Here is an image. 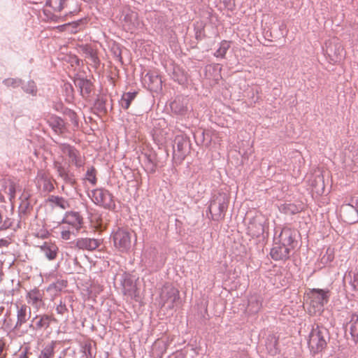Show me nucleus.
<instances>
[{
	"mask_svg": "<svg viewBox=\"0 0 358 358\" xmlns=\"http://www.w3.org/2000/svg\"><path fill=\"white\" fill-rule=\"evenodd\" d=\"M329 330L323 327L316 324L313 326L308 336V345L312 354L321 352L326 348L329 341Z\"/></svg>",
	"mask_w": 358,
	"mask_h": 358,
	"instance_id": "obj_1",
	"label": "nucleus"
},
{
	"mask_svg": "<svg viewBox=\"0 0 358 358\" xmlns=\"http://www.w3.org/2000/svg\"><path fill=\"white\" fill-rule=\"evenodd\" d=\"M228 203L229 198L225 193L220 192L217 194H215L209 202L206 213L210 215V219L213 220H221L225 216Z\"/></svg>",
	"mask_w": 358,
	"mask_h": 358,
	"instance_id": "obj_2",
	"label": "nucleus"
},
{
	"mask_svg": "<svg viewBox=\"0 0 358 358\" xmlns=\"http://www.w3.org/2000/svg\"><path fill=\"white\" fill-rule=\"evenodd\" d=\"M92 201L96 206L109 210H115L116 205L114 196L108 189L96 188L88 193Z\"/></svg>",
	"mask_w": 358,
	"mask_h": 358,
	"instance_id": "obj_3",
	"label": "nucleus"
},
{
	"mask_svg": "<svg viewBox=\"0 0 358 358\" xmlns=\"http://www.w3.org/2000/svg\"><path fill=\"white\" fill-rule=\"evenodd\" d=\"M110 239L121 252H128L131 247V232L127 229L118 227L111 233Z\"/></svg>",
	"mask_w": 358,
	"mask_h": 358,
	"instance_id": "obj_4",
	"label": "nucleus"
},
{
	"mask_svg": "<svg viewBox=\"0 0 358 358\" xmlns=\"http://www.w3.org/2000/svg\"><path fill=\"white\" fill-rule=\"evenodd\" d=\"M268 228V220L262 216L252 217L248 226V234L252 238H262L265 240L268 236L266 230Z\"/></svg>",
	"mask_w": 358,
	"mask_h": 358,
	"instance_id": "obj_5",
	"label": "nucleus"
},
{
	"mask_svg": "<svg viewBox=\"0 0 358 358\" xmlns=\"http://www.w3.org/2000/svg\"><path fill=\"white\" fill-rule=\"evenodd\" d=\"M329 291L322 289H312L307 294L308 300L310 306L313 308L314 312H321L324 310V306L329 301Z\"/></svg>",
	"mask_w": 358,
	"mask_h": 358,
	"instance_id": "obj_6",
	"label": "nucleus"
},
{
	"mask_svg": "<svg viewBox=\"0 0 358 358\" xmlns=\"http://www.w3.org/2000/svg\"><path fill=\"white\" fill-rule=\"evenodd\" d=\"M340 217L347 224L358 222V198L352 199L348 203H343L340 208Z\"/></svg>",
	"mask_w": 358,
	"mask_h": 358,
	"instance_id": "obj_7",
	"label": "nucleus"
},
{
	"mask_svg": "<svg viewBox=\"0 0 358 358\" xmlns=\"http://www.w3.org/2000/svg\"><path fill=\"white\" fill-rule=\"evenodd\" d=\"M180 299V294L178 289L171 285L163 286L160 293V303L162 307L173 309L175 303Z\"/></svg>",
	"mask_w": 358,
	"mask_h": 358,
	"instance_id": "obj_8",
	"label": "nucleus"
},
{
	"mask_svg": "<svg viewBox=\"0 0 358 358\" xmlns=\"http://www.w3.org/2000/svg\"><path fill=\"white\" fill-rule=\"evenodd\" d=\"M296 236L297 231L295 229L288 227H284L282 228L280 234L278 237H275L274 240L282 244L284 246L294 250L298 244Z\"/></svg>",
	"mask_w": 358,
	"mask_h": 358,
	"instance_id": "obj_9",
	"label": "nucleus"
},
{
	"mask_svg": "<svg viewBox=\"0 0 358 358\" xmlns=\"http://www.w3.org/2000/svg\"><path fill=\"white\" fill-rule=\"evenodd\" d=\"M170 107L172 113L180 117H185L192 110V108L189 106L188 98L183 96H177L171 102Z\"/></svg>",
	"mask_w": 358,
	"mask_h": 358,
	"instance_id": "obj_10",
	"label": "nucleus"
},
{
	"mask_svg": "<svg viewBox=\"0 0 358 358\" xmlns=\"http://www.w3.org/2000/svg\"><path fill=\"white\" fill-rule=\"evenodd\" d=\"M293 250L274 240V245L271 249L270 256L274 261L285 262L290 258Z\"/></svg>",
	"mask_w": 358,
	"mask_h": 358,
	"instance_id": "obj_11",
	"label": "nucleus"
},
{
	"mask_svg": "<svg viewBox=\"0 0 358 358\" xmlns=\"http://www.w3.org/2000/svg\"><path fill=\"white\" fill-rule=\"evenodd\" d=\"M326 54L333 62H340L345 58V52L340 43L330 42L326 43Z\"/></svg>",
	"mask_w": 358,
	"mask_h": 358,
	"instance_id": "obj_12",
	"label": "nucleus"
},
{
	"mask_svg": "<svg viewBox=\"0 0 358 358\" xmlns=\"http://www.w3.org/2000/svg\"><path fill=\"white\" fill-rule=\"evenodd\" d=\"M53 165L58 176L62 179L64 182L73 186L76 183L75 175L70 171L69 166H66L60 162H55Z\"/></svg>",
	"mask_w": 358,
	"mask_h": 358,
	"instance_id": "obj_13",
	"label": "nucleus"
},
{
	"mask_svg": "<svg viewBox=\"0 0 358 358\" xmlns=\"http://www.w3.org/2000/svg\"><path fill=\"white\" fill-rule=\"evenodd\" d=\"M62 223L69 225L72 229L78 232L82 227L83 218L78 212L66 211L62 220Z\"/></svg>",
	"mask_w": 358,
	"mask_h": 358,
	"instance_id": "obj_14",
	"label": "nucleus"
},
{
	"mask_svg": "<svg viewBox=\"0 0 358 358\" xmlns=\"http://www.w3.org/2000/svg\"><path fill=\"white\" fill-rule=\"evenodd\" d=\"M100 245L98 239L94 238H79L71 243V248L82 250L92 251Z\"/></svg>",
	"mask_w": 358,
	"mask_h": 358,
	"instance_id": "obj_15",
	"label": "nucleus"
},
{
	"mask_svg": "<svg viewBox=\"0 0 358 358\" xmlns=\"http://www.w3.org/2000/svg\"><path fill=\"white\" fill-rule=\"evenodd\" d=\"M16 307L17 321L14 326V329H19L30 318L31 308L26 305H16Z\"/></svg>",
	"mask_w": 358,
	"mask_h": 358,
	"instance_id": "obj_16",
	"label": "nucleus"
},
{
	"mask_svg": "<svg viewBox=\"0 0 358 358\" xmlns=\"http://www.w3.org/2000/svg\"><path fill=\"white\" fill-rule=\"evenodd\" d=\"M26 299L29 304H31L37 309H39L43 305V294L37 288H34L28 292Z\"/></svg>",
	"mask_w": 358,
	"mask_h": 358,
	"instance_id": "obj_17",
	"label": "nucleus"
},
{
	"mask_svg": "<svg viewBox=\"0 0 358 358\" xmlns=\"http://www.w3.org/2000/svg\"><path fill=\"white\" fill-rule=\"evenodd\" d=\"M263 298L259 294L250 295L248 298V303L246 311L249 314H257L262 307Z\"/></svg>",
	"mask_w": 358,
	"mask_h": 358,
	"instance_id": "obj_18",
	"label": "nucleus"
},
{
	"mask_svg": "<svg viewBox=\"0 0 358 358\" xmlns=\"http://www.w3.org/2000/svg\"><path fill=\"white\" fill-rule=\"evenodd\" d=\"M175 146L177 148L178 152L180 153L179 156L183 158L189 148L188 138L182 134L177 135L174 139L173 148H175Z\"/></svg>",
	"mask_w": 358,
	"mask_h": 358,
	"instance_id": "obj_19",
	"label": "nucleus"
},
{
	"mask_svg": "<svg viewBox=\"0 0 358 358\" xmlns=\"http://www.w3.org/2000/svg\"><path fill=\"white\" fill-rule=\"evenodd\" d=\"M48 124L57 134H62L66 130L64 121L59 116L50 115L48 119Z\"/></svg>",
	"mask_w": 358,
	"mask_h": 358,
	"instance_id": "obj_20",
	"label": "nucleus"
},
{
	"mask_svg": "<svg viewBox=\"0 0 358 358\" xmlns=\"http://www.w3.org/2000/svg\"><path fill=\"white\" fill-rule=\"evenodd\" d=\"M36 322H35V329L37 331H41L42 329H47L52 321H55V318L52 315H39L34 317Z\"/></svg>",
	"mask_w": 358,
	"mask_h": 358,
	"instance_id": "obj_21",
	"label": "nucleus"
},
{
	"mask_svg": "<svg viewBox=\"0 0 358 358\" xmlns=\"http://www.w3.org/2000/svg\"><path fill=\"white\" fill-rule=\"evenodd\" d=\"M46 202L50 204L52 208L59 207L63 210L70 207L69 202L62 196L56 195H50L46 199Z\"/></svg>",
	"mask_w": 358,
	"mask_h": 358,
	"instance_id": "obj_22",
	"label": "nucleus"
},
{
	"mask_svg": "<svg viewBox=\"0 0 358 358\" xmlns=\"http://www.w3.org/2000/svg\"><path fill=\"white\" fill-rule=\"evenodd\" d=\"M57 341H52L43 346L37 358H55Z\"/></svg>",
	"mask_w": 358,
	"mask_h": 358,
	"instance_id": "obj_23",
	"label": "nucleus"
},
{
	"mask_svg": "<svg viewBox=\"0 0 358 358\" xmlns=\"http://www.w3.org/2000/svg\"><path fill=\"white\" fill-rule=\"evenodd\" d=\"M74 83L79 88L83 96H88L91 92V82L85 78L78 77L75 79Z\"/></svg>",
	"mask_w": 358,
	"mask_h": 358,
	"instance_id": "obj_24",
	"label": "nucleus"
},
{
	"mask_svg": "<svg viewBox=\"0 0 358 358\" xmlns=\"http://www.w3.org/2000/svg\"><path fill=\"white\" fill-rule=\"evenodd\" d=\"M144 169L148 173H155L157 169V159L154 153L144 154Z\"/></svg>",
	"mask_w": 358,
	"mask_h": 358,
	"instance_id": "obj_25",
	"label": "nucleus"
},
{
	"mask_svg": "<svg viewBox=\"0 0 358 358\" xmlns=\"http://www.w3.org/2000/svg\"><path fill=\"white\" fill-rule=\"evenodd\" d=\"M58 250V247L53 243H45L41 246V251L48 260L55 259L57 257Z\"/></svg>",
	"mask_w": 358,
	"mask_h": 358,
	"instance_id": "obj_26",
	"label": "nucleus"
},
{
	"mask_svg": "<svg viewBox=\"0 0 358 358\" xmlns=\"http://www.w3.org/2000/svg\"><path fill=\"white\" fill-rule=\"evenodd\" d=\"M148 78V87L150 91L159 92L162 89V80L159 76L147 73Z\"/></svg>",
	"mask_w": 358,
	"mask_h": 358,
	"instance_id": "obj_27",
	"label": "nucleus"
},
{
	"mask_svg": "<svg viewBox=\"0 0 358 358\" xmlns=\"http://www.w3.org/2000/svg\"><path fill=\"white\" fill-rule=\"evenodd\" d=\"M74 301L73 296L67 295L60 300L59 303L56 307V312L57 314L64 315L68 312L67 306H69L73 310V302Z\"/></svg>",
	"mask_w": 358,
	"mask_h": 358,
	"instance_id": "obj_28",
	"label": "nucleus"
},
{
	"mask_svg": "<svg viewBox=\"0 0 358 358\" xmlns=\"http://www.w3.org/2000/svg\"><path fill=\"white\" fill-rule=\"evenodd\" d=\"M122 290L125 295L133 296L136 292V286L134 280L127 276L124 277L121 281Z\"/></svg>",
	"mask_w": 358,
	"mask_h": 358,
	"instance_id": "obj_29",
	"label": "nucleus"
},
{
	"mask_svg": "<svg viewBox=\"0 0 358 358\" xmlns=\"http://www.w3.org/2000/svg\"><path fill=\"white\" fill-rule=\"evenodd\" d=\"M278 338L274 334H269L266 340V348L268 352L271 355H275L278 353Z\"/></svg>",
	"mask_w": 358,
	"mask_h": 358,
	"instance_id": "obj_30",
	"label": "nucleus"
},
{
	"mask_svg": "<svg viewBox=\"0 0 358 358\" xmlns=\"http://www.w3.org/2000/svg\"><path fill=\"white\" fill-rule=\"evenodd\" d=\"M36 180L38 184L43 185L44 191L50 192L54 189V185L43 171H38Z\"/></svg>",
	"mask_w": 358,
	"mask_h": 358,
	"instance_id": "obj_31",
	"label": "nucleus"
},
{
	"mask_svg": "<svg viewBox=\"0 0 358 358\" xmlns=\"http://www.w3.org/2000/svg\"><path fill=\"white\" fill-rule=\"evenodd\" d=\"M279 210L286 215H295L302 210V206L292 203H285L279 206Z\"/></svg>",
	"mask_w": 358,
	"mask_h": 358,
	"instance_id": "obj_32",
	"label": "nucleus"
},
{
	"mask_svg": "<svg viewBox=\"0 0 358 358\" xmlns=\"http://www.w3.org/2000/svg\"><path fill=\"white\" fill-rule=\"evenodd\" d=\"M350 333L352 340L358 342V315L356 313L351 315L350 320L348 323Z\"/></svg>",
	"mask_w": 358,
	"mask_h": 358,
	"instance_id": "obj_33",
	"label": "nucleus"
},
{
	"mask_svg": "<svg viewBox=\"0 0 358 358\" xmlns=\"http://www.w3.org/2000/svg\"><path fill=\"white\" fill-rule=\"evenodd\" d=\"M82 49L85 55V57L90 59L91 64L96 68L100 64V60L97 56L96 52L88 45L84 46Z\"/></svg>",
	"mask_w": 358,
	"mask_h": 358,
	"instance_id": "obj_34",
	"label": "nucleus"
},
{
	"mask_svg": "<svg viewBox=\"0 0 358 358\" xmlns=\"http://www.w3.org/2000/svg\"><path fill=\"white\" fill-rule=\"evenodd\" d=\"M136 92H128L124 93L119 101L120 107L124 110L128 109L131 101L136 98Z\"/></svg>",
	"mask_w": 358,
	"mask_h": 358,
	"instance_id": "obj_35",
	"label": "nucleus"
},
{
	"mask_svg": "<svg viewBox=\"0 0 358 358\" xmlns=\"http://www.w3.org/2000/svg\"><path fill=\"white\" fill-rule=\"evenodd\" d=\"M23 92L32 96H36L38 93V87L36 83L33 80H29L27 83L22 81L20 85Z\"/></svg>",
	"mask_w": 358,
	"mask_h": 358,
	"instance_id": "obj_36",
	"label": "nucleus"
},
{
	"mask_svg": "<svg viewBox=\"0 0 358 358\" xmlns=\"http://www.w3.org/2000/svg\"><path fill=\"white\" fill-rule=\"evenodd\" d=\"M108 97L106 95L99 96L94 103V108L99 113H106L108 111L106 103Z\"/></svg>",
	"mask_w": 358,
	"mask_h": 358,
	"instance_id": "obj_37",
	"label": "nucleus"
},
{
	"mask_svg": "<svg viewBox=\"0 0 358 358\" xmlns=\"http://www.w3.org/2000/svg\"><path fill=\"white\" fill-rule=\"evenodd\" d=\"M68 0H47L45 6L50 7L55 12H61L66 6Z\"/></svg>",
	"mask_w": 358,
	"mask_h": 358,
	"instance_id": "obj_38",
	"label": "nucleus"
},
{
	"mask_svg": "<svg viewBox=\"0 0 358 358\" xmlns=\"http://www.w3.org/2000/svg\"><path fill=\"white\" fill-rule=\"evenodd\" d=\"M230 48V41L223 40L219 44V48L215 52L214 56L217 58L223 59L225 57L227 52Z\"/></svg>",
	"mask_w": 358,
	"mask_h": 358,
	"instance_id": "obj_39",
	"label": "nucleus"
},
{
	"mask_svg": "<svg viewBox=\"0 0 358 358\" xmlns=\"http://www.w3.org/2000/svg\"><path fill=\"white\" fill-rule=\"evenodd\" d=\"M345 277L350 279L349 284L352 291L358 292V273L350 271Z\"/></svg>",
	"mask_w": 358,
	"mask_h": 358,
	"instance_id": "obj_40",
	"label": "nucleus"
},
{
	"mask_svg": "<svg viewBox=\"0 0 358 358\" xmlns=\"http://www.w3.org/2000/svg\"><path fill=\"white\" fill-rule=\"evenodd\" d=\"M69 157L71 159L72 164L77 168L83 166L84 162L80 155V152L76 148L69 155Z\"/></svg>",
	"mask_w": 358,
	"mask_h": 358,
	"instance_id": "obj_41",
	"label": "nucleus"
},
{
	"mask_svg": "<svg viewBox=\"0 0 358 358\" xmlns=\"http://www.w3.org/2000/svg\"><path fill=\"white\" fill-rule=\"evenodd\" d=\"M3 84L7 87L17 88L22 84V80L19 78H8L3 80Z\"/></svg>",
	"mask_w": 358,
	"mask_h": 358,
	"instance_id": "obj_42",
	"label": "nucleus"
},
{
	"mask_svg": "<svg viewBox=\"0 0 358 358\" xmlns=\"http://www.w3.org/2000/svg\"><path fill=\"white\" fill-rule=\"evenodd\" d=\"M64 114L67 118H69L74 127H78L79 122L78 115L75 111L69 108H66L64 111Z\"/></svg>",
	"mask_w": 358,
	"mask_h": 358,
	"instance_id": "obj_43",
	"label": "nucleus"
},
{
	"mask_svg": "<svg viewBox=\"0 0 358 358\" xmlns=\"http://www.w3.org/2000/svg\"><path fill=\"white\" fill-rule=\"evenodd\" d=\"M85 179L89 181L92 185H95L96 183V169L94 166H90L87 170Z\"/></svg>",
	"mask_w": 358,
	"mask_h": 358,
	"instance_id": "obj_44",
	"label": "nucleus"
},
{
	"mask_svg": "<svg viewBox=\"0 0 358 358\" xmlns=\"http://www.w3.org/2000/svg\"><path fill=\"white\" fill-rule=\"evenodd\" d=\"M157 255L155 251H152V258H149L146 260V264L150 267H152L154 269H157L162 266V265L164 264L163 262H161L158 264L157 262Z\"/></svg>",
	"mask_w": 358,
	"mask_h": 358,
	"instance_id": "obj_45",
	"label": "nucleus"
},
{
	"mask_svg": "<svg viewBox=\"0 0 358 358\" xmlns=\"http://www.w3.org/2000/svg\"><path fill=\"white\" fill-rule=\"evenodd\" d=\"M55 142L58 145V148L61 150V152L64 154L67 155L68 156L71 155V153L76 149L74 146H72L68 143H58L56 141Z\"/></svg>",
	"mask_w": 358,
	"mask_h": 358,
	"instance_id": "obj_46",
	"label": "nucleus"
},
{
	"mask_svg": "<svg viewBox=\"0 0 358 358\" xmlns=\"http://www.w3.org/2000/svg\"><path fill=\"white\" fill-rule=\"evenodd\" d=\"M137 20V15L133 12L128 13L124 15V20L129 23V28L132 29L135 27V21Z\"/></svg>",
	"mask_w": 358,
	"mask_h": 358,
	"instance_id": "obj_47",
	"label": "nucleus"
},
{
	"mask_svg": "<svg viewBox=\"0 0 358 358\" xmlns=\"http://www.w3.org/2000/svg\"><path fill=\"white\" fill-rule=\"evenodd\" d=\"M85 19H80L77 21H74L72 22H69L68 24H64V26H71L72 27V32L76 33L78 31V29L80 26L83 25L85 22Z\"/></svg>",
	"mask_w": 358,
	"mask_h": 358,
	"instance_id": "obj_48",
	"label": "nucleus"
},
{
	"mask_svg": "<svg viewBox=\"0 0 358 358\" xmlns=\"http://www.w3.org/2000/svg\"><path fill=\"white\" fill-rule=\"evenodd\" d=\"M83 357L84 358H94V355L92 352V345L91 343L85 344L83 348Z\"/></svg>",
	"mask_w": 358,
	"mask_h": 358,
	"instance_id": "obj_49",
	"label": "nucleus"
},
{
	"mask_svg": "<svg viewBox=\"0 0 358 358\" xmlns=\"http://www.w3.org/2000/svg\"><path fill=\"white\" fill-rule=\"evenodd\" d=\"M195 37L196 40L201 41L206 36L203 27H194Z\"/></svg>",
	"mask_w": 358,
	"mask_h": 358,
	"instance_id": "obj_50",
	"label": "nucleus"
},
{
	"mask_svg": "<svg viewBox=\"0 0 358 358\" xmlns=\"http://www.w3.org/2000/svg\"><path fill=\"white\" fill-rule=\"evenodd\" d=\"M329 249H327V253L321 258V262L324 264L331 262L334 259V255L331 252H329Z\"/></svg>",
	"mask_w": 358,
	"mask_h": 358,
	"instance_id": "obj_51",
	"label": "nucleus"
},
{
	"mask_svg": "<svg viewBox=\"0 0 358 358\" xmlns=\"http://www.w3.org/2000/svg\"><path fill=\"white\" fill-rule=\"evenodd\" d=\"M72 234L76 235L73 231H71L69 229L62 230L61 232V238L65 241L69 240Z\"/></svg>",
	"mask_w": 358,
	"mask_h": 358,
	"instance_id": "obj_52",
	"label": "nucleus"
},
{
	"mask_svg": "<svg viewBox=\"0 0 358 358\" xmlns=\"http://www.w3.org/2000/svg\"><path fill=\"white\" fill-rule=\"evenodd\" d=\"M35 322H36V320H35V318L34 317V318H32L30 324H29L28 329H27V332H28L29 331H38L36 330V329H35Z\"/></svg>",
	"mask_w": 358,
	"mask_h": 358,
	"instance_id": "obj_53",
	"label": "nucleus"
},
{
	"mask_svg": "<svg viewBox=\"0 0 358 358\" xmlns=\"http://www.w3.org/2000/svg\"><path fill=\"white\" fill-rule=\"evenodd\" d=\"M15 358H28L27 350L25 349L24 350L20 352L18 355L15 356Z\"/></svg>",
	"mask_w": 358,
	"mask_h": 358,
	"instance_id": "obj_54",
	"label": "nucleus"
},
{
	"mask_svg": "<svg viewBox=\"0 0 358 358\" xmlns=\"http://www.w3.org/2000/svg\"><path fill=\"white\" fill-rule=\"evenodd\" d=\"M4 347H5V343L2 341H0V357H3V358L5 357V356H2V353L3 351Z\"/></svg>",
	"mask_w": 358,
	"mask_h": 358,
	"instance_id": "obj_55",
	"label": "nucleus"
},
{
	"mask_svg": "<svg viewBox=\"0 0 358 358\" xmlns=\"http://www.w3.org/2000/svg\"><path fill=\"white\" fill-rule=\"evenodd\" d=\"M66 90L68 94H70L73 92V87L70 84L65 85Z\"/></svg>",
	"mask_w": 358,
	"mask_h": 358,
	"instance_id": "obj_56",
	"label": "nucleus"
},
{
	"mask_svg": "<svg viewBox=\"0 0 358 358\" xmlns=\"http://www.w3.org/2000/svg\"><path fill=\"white\" fill-rule=\"evenodd\" d=\"M8 245V241L5 239H0V248L3 246H7Z\"/></svg>",
	"mask_w": 358,
	"mask_h": 358,
	"instance_id": "obj_57",
	"label": "nucleus"
},
{
	"mask_svg": "<svg viewBox=\"0 0 358 358\" xmlns=\"http://www.w3.org/2000/svg\"><path fill=\"white\" fill-rule=\"evenodd\" d=\"M9 191H10V194L11 195L12 197H13L15 196V189L13 187H9Z\"/></svg>",
	"mask_w": 358,
	"mask_h": 358,
	"instance_id": "obj_58",
	"label": "nucleus"
},
{
	"mask_svg": "<svg viewBox=\"0 0 358 358\" xmlns=\"http://www.w3.org/2000/svg\"><path fill=\"white\" fill-rule=\"evenodd\" d=\"M243 158L247 157H246V152H245V153H243Z\"/></svg>",
	"mask_w": 358,
	"mask_h": 358,
	"instance_id": "obj_59",
	"label": "nucleus"
},
{
	"mask_svg": "<svg viewBox=\"0 0 358 358\" xmlns=\"http://www.w3.org/2000/svg\"><path fill=\"white\" fill-rule=\"evenodd\" d=\"M58 358H61V357H59Z\"/></svg>",
	"mask_w": 358,
	"mask_h": 358,
	"instance_id": "obj_60",
	"label": "nucleus"
},
{
	"mask_svg": "<svg viewBox=\"0 0 358 358\" xmlns=\"http://www.w3.org/2000/svg\"><path fill=\"white\" fill-rule=\"evenodd\" d=\"M0 358H3V357H0Z\"/></svg>",
	"mask_w": 358,
	"mask_h": 358,
	"instance_id": "obj_61",
	"label": "nucleus"
}]
</instances>
